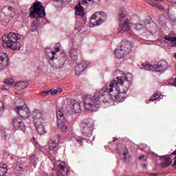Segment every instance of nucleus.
<instances>
[{"label":"nucleus","instance_id":"1","mask_svg":"<svg viewBox=\"0 0 176 176\" xmlns=\"http://www.w3.org/2000/svg\"><path fill=\"white\" fill-rule=\"evenodd\" d=\"M131 83H133V74L128 73L107 83L102 90L96 92L93 98L90 96H85L84 98L85 111L96 112L100 108V98L105 94H109L113 101L123 102L126 100L124 96L129 91Z\"/></svg>","mask_w":176,"mask_h":176},{"label":"nucleus","instance_id":"2","mask_svg":"<svg viewBox=\"0 0 176 176\" xmlns=\"http://www.w3.org/2000/svg\"><path fill=\"white\" fill-rule=\"evenodd\" d=\"M120 25L118 30L121 34H128L129 35H133L134 33L133 31H140L144 28V24L140 22V19H125L124 14H119Z\"/></svg>","mask_w":176,"mask_h":176},{"label":"nucleus","instance_id":"3","mask_svg":"<svg viewBox=\"0 0 176 176\" xmlns=\"http://www.w3.org/2000/svg\"><path fill=\"white\" fill-rule=\"evenodd\" d=\"M20 39V35L17 33L11 32L8 34H4L2 37V43L3 47H9L12 50H20L21 44L18 42Z\"/></svg>","mask_w":176,"mask_h":176},{"label":"nucleus","instance_id":"4","mask_svg":"<svg viewBox=\"0 0 176 176\" xmlns=\"http://www.w3.org/2000/svg\"><path fill=\"white\" fill-rule=\"evenodd\" d=\"M140 68H144L146 71H153V72H160L163 74L166 69L170 68V64L164 60H160L157 63L152 65L150 63H142Z\"/></svg>","mask_w":176,"mask_h":176},{"label":"nucleus","instance_id":"5","mask_svg":"<svg viewBox=\"0 0 176 176\" xmlns=\"http://www.w3.org/2000/svg\"><path fill=\"white\" fill-rule=\"evenodd\" d=\"M45 16H46V12L42 3L39 1L34 3L30 8V17L32 19H43Z\"/></svg>","mask_w":176,"mask_h":176},{"label":"nucleus","instance_id":"6","mask_svg":"<svg viewBox=\"0 0 176 176\" xmlns=\"http://www.w3.org/2000/svg\"><path fill=\"white\" fill-rule=\"evenodd\" d=\"M107 20V14L104 12H95L90 19L89 27L93 28L96 25H101Z\"/></svg>","mask_w":176,"mask_h":176},{"label":"nucleus","instance_id":"7","mask_svg":"<svg viewBox=\"0 0 176 176\" xmlns=\"http://www.w3.org/2000/svg\"><path fill=\"white\" fill-rule=\"evenodd\" d=\"M131 47L132 45L130 41L122 43L121 48L115 50V56L116 58H122V57H124V54H129L131 51Z\"/></svg>","mask_w":176,"mask_h":176},{"label":"nucleus","instance_id":"8","mask_svg":"<svg viewBox=\"0 0 176 176\" xmlns=\"http://www.w3.org/2000/svg\"><path fill=\"white\" fill-rule=\"evenodd\" d=\"M81 131L86 137L91 135L93 134V130L94 129V124L89 120L86 122H82L80 123Z\"/></svg>","mask_w":176,"mask_h":176},{"label":"nucleus","instance_id":"9","mask_svg":"<svg viewBox=\"0 0 176 176\" xmlns=\"http://www.w3.org/2000/svg\"><path fill=\"white\" fill-rule=\"evenodd\" d=\"M15 111L22 119H28L31 115L30 109L27 104H24L23 106H18L16 107Z\"/></svg>","mask_w":176,"mask_h":176},{"label":"nucleus","instance_id":"10","mask_svg":"<svg viewBox=\"0 0 176 176\" xmlns=\"http://www.w3.org/2000/svg\"><path fill=\"white\" fill-rule=\"evenodd\" d=\"M34 124L37 123H45V119L43 113L41 110L36 109L32 113Z\"/></svg>","mask_w":176,"mask_h":176},{"label":"nucleus","instance_id":"11","mask_svg":"<svg viewBox=\"0 0 176 176\" xmlns=\"http://www.w3.org/2000/svg\"><path fill=\"white\" fill-rule=\"evenodd\" d=\"M69 173V168L68 165L64 162H60L57 166V174L58 176H67Z\"/></svg>","mask_w":176,"mask_h":176},{"label":"nucleus","instance_id":"12","mask_svg":"<svg viewBox=\"0 0 176 176\" xmlns=\"http://www.w3.org/2000/svg\"><path fill=\"white\" fill-rule=\"evenodd\" d=\"M9 65V56L5 52L0 53V70L5 69Z\"/></svg>","mask_w":176,"mask_h":176},{"label":"nucleus","instance_id":"13","mask_svg":"<svg viewBox=\"0 0 176 176\" xmlns=\"http://www.w3.org/2000/svg\"><path fill=\"white\" fill-rule=\"evenodd\" d=\"M90 65V62L86 60H82L78 65L76 66L75 72L76 75H80L87 67Z\"/></svg>","mask_w":176,"mask_h":176},{"label":"nucleus","instance_id":"14","mask_svg":"<svg viewBox=\"0 0 176 176\" xmlns=\"http://www.w3.org/2000/svg\"><path fill=\"white\" fill-rule=\"evenodd\" d=\"M82 111V107L80 103L77 101L72 102L70 109L68 110V112L70 113H80Z\"/></svg>","mask_w":176,"mask_h":176},{"label":"nucleus","instance_id":"15","mask_svg":"<svg viewBox=\"0 0 176 176\" xmlns=\"http://www.w3.org/2000/svg\"><path fill=\"white\" fill-rule=\"evenodd\" d=\"M56 118L58 126H62L65 123V116H64V109H58L56 110Z\"/></svg>","mask_w":176,"mask_h":176},{"label":"nucleus","instance_id":"16","mask_svg":"<svg viewBox=\"0 0 176 176\" xmlns=\"http://www.w3.org/2000/svg\"><path fill=\"white\" fill-rule=\"evenodd\" d=\"M12 121H13V126L14 127V129H19L22 131H24L25 130H26L27 127H25V125L24 124V123H23L20 120L19 118H14Z\"/></svg>","mask_w":176,"mask_h":176},{"label":"nucleus","instance_id":"17","mask_svg":"<svg viewBox=\"0 0 176 176\" xmlns=\"http://www.w3.org/2000/svg\"><path fill=\"white\" fill-rule=\"evenodd\" d=\"M34 126L36 127V130L40 135L43 134H46V129H45V122H38L37 124H34Z\"/></svg>","mask_w":176,"mask_h":176},{"label":"nucleus","instance_id":"18","mask_svg":"<svg viewBox=\"0 0 176 176\" xmlns=\"http://www.w3.org/2000/svg\"><path fill=\"white\" fill-rule=\"evenodd\" d=\"M76 15L80 16V17H85V8L82 6V4L79 3L76 7Z\"/></svg>","mask_w":176,"mask_h":176},{"label":"nucleus","instance_id":"19","mask_svg":"<svg viewBox=\"0 0 176 176\" xmlns=\"http://www.w3.org/2000/svg\"><path fill=\"white\" fill-rule=\"evenodd\" d=\"M15 87L19 89V90H22L28 87V82L25 81H18L14 84Z\"/></svg>","mask_w":176,"mask_h":176},{"label":"nucleus","instance_id":"20","mask_svg":"<svg viewBox=\"0 0 176 176\" xmlns=\"http://www.w3.org/2000/svg\"><path fill=\"white\" fill-rule=\"evenodd\" d=\"M57 52H60V47H57L56 48V52L52 51V50H45V53L48 57H50V60H54V54L57 53Z\"/></svg>","mask_w":176,"mask_h":176},{"label":"nucleus","instance_id":"21","mask_svg":"<svg viewBox=\"0 0 176 176\" xmlns=\"http://www.w3.org/2000/svg\"><path fill=\"white\" fill-rule=\"evenodd\" d=\"M80 51L76 49H72L70 52V56L73 61H76L78 60V54H79Z\"/></svg>","mask_w":176,"mask_h":176},{"label":"nucleus","instance_id":"22","mask_svg":"<svg viewBox=\"0 0 176 176\" xmlns=\"http://www.w3.org/2000/svg\"><path fill=\"white\" fill-rule=\"evenodd\" d=\"M173 163V160H171L170 157H166L164 160L163 162H162V166L164 167H168V166H170V164H171Z\"/></svg>","mask_w":176,"mask_h":176},{"label":"nucleus","instance_id":"23","mask_svg":"<svg viewBox=\"0 0 176 176\" xmlns=\"http://www.w3.org/2000/svg\"><path fill=\"white\" fill-rule=\"evenodd\" d=\"M160 96L157 93L153 94V96L151 97L148 101L146 100V104H149L151 101H155V100H157V101H160Z\"/></svg>","mask_w":176,"mask_h":176},{"label":"nucleus","instance_id":"24","mask_svg":"<svg viewBox=\"0 0 176 176\" xmlns=\"http://www.w3.org/2000/svg\"><path fill=\"white\" fill-rule=\"evenodd\" d=\"M164 39H165V41H167L168 42H170V43H174V45L176 46V37L165 36Z\"/></svg>","mask_w":176,"mask_h":176},{"label":"nucleus","instance_id":"25","mask_svg":"<svg viewBox=\"0 0 176 176\" xmlns=\"http://www.w3.org/2000/svg\"><path fill=\"white\" fill-rule=\"evenodd\" d=\"M146 28H148L149 32H153V30L156 28V23H148L146 25Z\"/></svg>","mask_w":176,"mask_h":176},{"label":"nucleus","instance_id":"26","mask_svg":"<svg viewBox=\"0 0 176 176\" xmlns=\"http://www.w3.org/2000/svg\"><path fill=\"white\" fill-rule=\"evenodd\" d=\"M96 1L94 0H82V4L83 6H89V5H94Z\"/></svg>","mask_w":176,"mask_h":176},{"label":"nucleus","instance_id":"27","mask_svg":"<svg viewBox=\"0 0 176 176\" xmlns=\"http://www.w3.org/2000/svg\"><path fill=\"white\" fill-rule=\"evenodd\" d=\"M30 157L34 162H38V160L39 159V152L34 151Z\"/></svg>","mask_w":176,"mask_h":176},{"label":"nucleus","instance_id":"28","mask_svg":"<svg viewBox=\"0 0 176 176\" xmlns=\"http://www.w3.org/2000/svg\"><path fill=\"white\" fill-rule=\"evenodd\" d=\"M60 135H56L54 136L51 140V142H52L55 144H57L58 145L60 144Z\"/></svg>","mask_w":176,"mask_h":176},{"label":"nucleus","instance_id":"29","mask_svg":"<svg viewBox=\"0 0 176 176\" xmlns=\"http://www.w3.org/2000/svg\"><path fill=\"white\" fill-rule=\"evenodd\" d=\"M14 166H16L15 170L16 171H19V173H21L24 170V168H23V166L20 164V163L16 162L14 164Z\"/></svg>","mask_w":176,"mask_h":176},{"label":"nucleus","instance_id":"30","mask_svg":"<svg viewBox=\"0 0 176 176\" xmlns=\"http://www.w3.org/2000/svg\"><path fill=\"white\" fill-rule=\"evenodd\" d=\"M8 173V168L5 166L0 167V176H4Z\"/></svg>","mask_w":176,"mask_h":176},{"label":"nucleus","instance_id":"31","mask_svg":"<svg viewBox=\"0 0 176 176\" xmlns=\"http://www.w3.org/2000/svg\"><path fill=\"white\" fill-rule=\"evenodd\" d=\"M58 129H60V130H61V131H63V133H67V131H68V126H67V125L63 124L62 125H58Z\"/></svg>","mask_w":176,"mask_h":176},{"label":"nucleus","instance_id":"32","mask_svg":"<svg viewBox=\"0 0 176 176\" xmlns=\"http://www.w3.org/2000/svg\"><path fill=\"white\" fill-rule=\"evenodd\" d=\"M57 146H58V144H57L56 143H54V142H50V145H49L50 150L54 151V149H56Z\"/></svg>","mask_w":176,"mask_h":176},{"label":"nucleus","instance_id":"33","mask_svg":"<svg viewBox=\"0 0 176 176\" xmlns=\"http://www.w3.org/2000/svg\"><path fill=\"white\" fill-rule=\"evenodd\" d=\"M83 27H85V23L81 24L80 22H77L76 24L75 30H78V31H80Z\"/></svg>","mask_w":176,"mask_h":176},{"label":"nucleus","instance_id":"34","mask_svg":"<svg viewBox=\"0 0 176 176\" xmlns=\"http://www.w3.org/2000/svg\"><path fill=\"white\" fill-rule=\"evenodd\" d=\"M3 111H5V107L3 104V102L0 101V118L3 114Z\"/></svg>","mask_w":176,"mask_h":176},{"label":"nucleus","instance_id":"35","mask_svg":"<svg viewBox=\"0 0 176 176\" xmlns=\"http://www.w3.org/2000/svg\"><path fill=\"white\" fill-rule=\"evenodd\" d=\"M36 30H38V25L35 24V23H32L30 27V31H32V32H34Z\"/></svg>","mask_w":176,"mask_h":176},{"label":"nucleus","instance_id":"36","mask_svg":"<svg viewBox=\"0 0 176 176\" xmlns=\"http://www.w3.org/2000/svg\"><path fill=\"white\" fill-rule=\"evenodd\" d=\"M4 83H6V85H13V83H14V80L12 78H7L5 81Z\"/></svg>","mask_w":176,"mask_h":176},{"label":"nucleus","instance_id":"37","mask_svg":"<svg viewBox=\"0 0 176 176\" xmlns=\"http://www.w3.org/2000/svg\"><path fill=\"white\" fill-rule=\"evenodd\" d=\"M149 4L151 5V6H154V7L157 6L158 9L163 10V6H157V4H156L155 3H149Z\"/></svg>","mask_w":176,"mask_h":176},{"label":"nucleus","instance_id":"38","mask_svg":"<svg viewBox=\"0 0 176 176\" xmlns=\"http://www.w3.org/2000/svg\"><path fill=\"white\" fill-rule=\"evenodd\" d=\"M1 90H10V86L3 85L1 88Z\"/></svg>","mask_w":176,"mask_h":176},{"label":"nucleus","instance_id":"39","mask_svg":"<svg viewBox=\"0 0 176 176\" xmlns=\"http://www.w3.org/2000/svg\"><path fill=\"white\" fill-rule=\"evenodd\" d=\"M50 93L52 96H56V94L58 93V89H54L53 91H50Z\"/></svg>","mask_w":176,"mask_h":176},{"label":"nucleus","instance_id":"40","mask_svg":"<svg viewBox=\"0 0 176 176\" xmlns=\"http://www.w3.org/2000/svg\"><path fill=\"white\" fill-rule=\"evenodd\" d=\"M139 159L140 160H142V159H144V162H146L148 157L146 155H142V156L139 157Z\"/></svg>","mask_w":176,"mask_h":176},{"label":"nucleus","instance_id":"41","mask_svg":"<svg viewBox=\"0 0 176 176\" xmlns=\"http://www.w3.org/2000/svg\"><path fill=\"white\" fill-rule=\"evenodd\" d=\"M172 85L176 87V78L173 79Z\"/></svg>","mask_w":176,"mask_h":176},{"label":"nucleus","instance_id":"42","mask_svg":"<svg viewBox=\"0 0 176 176\" xmlns=\"http://www.w3.org/2000/svg\"><path fill=\"white\" fill-rule=\"evenodd\" d=\"M76 141H82V138H80V137H76Z\"/></svg>","mask_w":176,"mask_h":176},{"label":"nucleus","instance_id":"43","mask_svg":"<svg viewBox=\"0 0 176 176\" xmlns=\"http://www.w3.org/2000/svg\"><path fill=\"white\" fill-rule=\"evenodd\" d=\"M43 93H45V95L47 96L50 93V91H43Z\"/></svg>","mask_w":176,"mask_h":176},{"label":"nucleus","instance_id":"44","mask_svg":"<svg viewBox=\"0 0 176 176\" xmlns=\"http://www.w3.org/2000/svg\"><path fill=\"white\" fill-rule=\"evenodd\" d=\"M124 155V159L126 160V155H127V152L123 153Z\"/></svg>","mask_w":176,"mask_h":176},{"label":"nucleus","instance_id":"45","mask_svg":"<svg viewBox=\"0 0 176 176\" xmlns=\"http://www.w3.org/2000/svg\"><path fill=\"white\" fill-rule=\"evenodd\" d=\"M60 2H68V0H60Z\"/></svg>","mask_w":176,"mask_h":176},{"label":"nucleus","instance_id":"46","mask_svg":"<svg viewBox=\"0 0 176 176\" xmlns=\"http://www.w3.org/2000/svg\"><path fill=\"white\" fill-rule=\"evenodd\" d=\"M155 2H162L163 0H154Z\"/></svg>","mask_w":176,"mask_h":176},{"label":"nucleus","instance_id":"47","mask_svg":"<svg viewBox=\"0 0 176 176\" xmlns=\"http://www.w3.org/2000/svg\"><path fill=\"white\" fill-rule=\"evenodd\" d=\"M113 141H114V142H115V141H118V138H113Z\"/></svg>","mask_w":176,"mask_h":176},{"label":"nucleus","instance_id":"48","mask_svg":"<svg viewBox=\"0 0 176 176\" xmlns=\"http://www.w3.org/2000/svg\"><path fill=\"white\" fill-rule=\"evenodd\" d=\"M33 142L35 143V138H33Z\"/></svg>","mask_w":176,"mask_h":176},{"label":"nucleus","instance_id":"49","mask_svg":"<svg viewBox=\"0 0 176 176\" xmlns=\"http://www.w3.org/2000/svg\"><path fill=\"white\" fill-rule=\"evenodd\" d=\"M173 155H176V150L173 152Z\"/></svg>","mask_w":176,"mask_h":176},{"label":"nucleus","instance_id":"50","mask_svg":"<svg viewBox=\"0 0 176 176\" xmlns=\"http://www.w3.org/2000/svg\"><path fill=\"white\" fill-rule=\"evenodd\" d=\"M143 167H146V164H144V165H143Z\"/></svg>","mask_w":176,"mask_h":176}]
</instances>
